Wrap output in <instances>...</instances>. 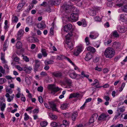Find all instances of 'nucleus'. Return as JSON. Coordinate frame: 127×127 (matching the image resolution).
<instances>
[{"label": "nucleus", "instance_id": "1", "mask_svg": "<svg viewBox=\"0 0 127 127\" xmlns=\"http://www.w3.org/2000/svg\"><path fill=\"white\" fill-rule=\"evenodd\" d=\"M104 54L106 58L111 59L114 56L115 52L112 48L109 47L105 49Z\"/></svg>", "mask_w": 127, "mask_h": 127}, {"label": "nucleus", "instance_id": "2", "mask_svg": "<svg viewBox=\"0 0 127 127\" xmlns=\"http://www.w3.org/2000/svg\"><path fill=\"white\" fill-rule=\"evenodd\" d=\"M71 8L73 13H77L78 15L79 10L77 8L74 7L73 5H69L67 4H65L64 5V9L66 13H68L70 11V9Z\"/></svg>", "mask_w": 127, "mask_h": 127}, {"label": "nucleus", "instance_id": "3", "mask_svg": "<svg viewBox=\"0 0 127 127\" xmlns=\"http://www.w3.org/2000/svg\"><path fill=\"white\" fill-rule=\"evenodd\" d=\"M6 91L7 92L5 95V96L7 98V100L8 102H10L12 101L13 100L14 97V94H12L11 96H10L9 94H11L12 92V91L11 88H6Z\"/></svg>", "mask_w": 127, "mask_h": 127}, {"label": "nucleus", "instance_id": "4", "mask_svg": "<svg viewBox=\"0 0 127 127\" xmlns=\"http://www.w3.org/2000/svg\"><path fill=\"white\" fill-rule=\"evenodd\" d=\"M48 89H49L48 91L49 93H51L52 95H54L56 93L60 90L59 88L58 87H56L54 84L48 85Z\"/></svg>", "mask_w": 127, "mask_h": 127}, {"label": "nucleus", "instance_id": "5", "mask_svg": "<svg viewBox=\"0 0 127 127\" xmlns=\"http://www.w3.org/2000/svg\"><path fill=\"white\" fill-rule=\"evenodd\" d=\"M72 35L71 32H70L68 35L65 36L66 41H65L66 43L67 44V47L70 49L71 50L73 48V46L74 44L72 42L69 41L70 37Z\"/></svg>", "mask_w": 127, "mask_h": 127}, {"label": "nucleus", "instance_id": "6", "mask_svg": "<svg viewBox=\"0 0 127 127\" xmlns=\"http://www.w3.org/2000/svg\"><path fill=\"white\" fill-rule=\"evenodd\" d=\"M73 29H72V25L71 24H69L67 25H65L64 27V30L65 32H69L67 35L69 34L70 32H71L72 34V31Z\"/></svg>", "mask_w": 127, "mask_h": 127}, {"label": "nucleus", "instance_id": "7", "mask_svg": "<svg viewBox=\"0 0 127 127\" xmlns=\"http://www.w3.org/2000/svg\"><path fill=\"white\" fill-rule=\"evenodd\" d=\"M108 118V120H109L110 116L108 114L103 113L99 116L98 120L99 121H105L106 120V119Z\"/></svg>", "mask_w": 127, "mask_h": 127}, {"label": "nucleus", "instance_id": "8", "mask_svg": "<svg viewBox=\"0 0 127 127\" xmlns=\"http://www.w3.org/2000/svg\"><path fill=\"white\" fill-rule=\"evenodd\" d=\"M5 101V99L3 97H1L0 98V106H1V110L3 111L4 110L6 107V104L5 103H3Z\"/></svg>", "mask_w": 127, "mask_h": 127}, {"label": "nucleus", "instance_id": "9", "mask_svg": "<svg viewBox=\"0 0 127 127\" xmlns=\"http://www.w3.org/2000/svg\"><path fill=\"white\" fill-rule=\"evenodd\" d=\"M24 33L25 32L23 29H20L17 32V39L18 40L21 39Z\"/></svg>", "mask_w": 127, "mask_h": 127}, {"label": "nucleus", "instance_id": "10", "mask_svg": "<svg viewBox=\"0 0 127 127\" xmlns=\"http://www.w3.org/2000/svg\"><path fill=\"white\" fill-rule=\"evenodd\" d=\"M70 18L72 21H76L78 20V15L77 13H73L71 14Z\"/></svg>", "mask_w": 127, "mask_h": 127}, {"label": "nucleus", "instance_id": "11", "mask_svg": "<svg viewBox=\"0 0 127 127\" xmlns=\"http://www.w3.org/2000/svg\"><path fill=\"white\" fill-rule=\"evenodd\" d=\"M69 75L70 77L72 79H76L77 77L79 76V77H80V75L77 74L74 72H69Z\"/></svg>", "mask_w": 127, "mask_h": 127}, {"label": "nucleus", "instance_id": "12", "mask_svg": "<svg viewBox=\"0 0 127 127\" xmlns=\"http://www.w3.org/2000/svg\"><path fill=\"white\" fill-rule=\"evenodd\" d=\"M37 26L38 28L41 30L45 28L46 27L45 22L44 21H42L41 23L37 24Z\"/></svg>", "mask_w": 127, "mask_h": 127}, {"label": "nucleus", "instance_id": "13", "mask_svg": "<svg viewBox=\"0 0 127 127\" xmlns=\"http://www.w3.org/2000/svg\"><path fill=\"white\" fill-rule=\"evenodd\" d=\"M80 94L78 93H74L71 94L69 95V99L73 97L78 98L80 97Z\"/></svg>", "mask_w": 127, "mask_h": 127}, {"label": "nucleus", "instance_id": "14", "mask_svg": "<svg viewBox=\"0 0 127 127\" xmlns=\"http://www.w3.org/2000/svg\"><path fill=\"white\" fill-rule=\"evenodd\" d=\"M35 66L34 69L35 72L37 71L38 68L39 67L40 62L39 60H35Z\"/></svg>", "mask_w": 127, "mask_h": 127}, {"label": "nucleus", "instance_id": "15", "mask_svg": "<svg viewBox=\"0 0 127 127\" xmlns=\"http://www.w3.org/2000/svg\"><path fill=\"white\" fill-rule=\"evenodd\" d=\"M24 69L25 72L28 73H30L31 72L32 68L31 66H28L26 65L24 67Z\"/></svg>", "mask_w": 127, "mask_h": 127}, {"label": "nucleus", "instance_id": "16", "mask_svg": "<svg viewBox=\"0 0 127 127\" xmlns=\"http://www.w3.org/2000/svg\"><path fill=\"white\" fill-rule=\"evenodd\" d=\"M49 103L51 105V108L53 111H56L59 112L58 109L56 108V104L52 102H49Z\"/></svg>", "mask_w": 127, "mask_h": 127}, {"label": "nucleus", "instance_id": "17", "mask_svg": "<svg viewBox=\"0 0 127 127\" xmlns=\"http://www.w3.org/2000/svg\"><path fill=\"white\" fill-rule=\"evenodd\" d=\"M82 51V47H79L77 49H76L74 50L73 53L74 55L76 56H78L80 53Z\"/></svg>", "mask_w": 127, "mask_h": 127}, {"label": "nucleus", "instance_id": "18", "mask_svg": "<svg viewBox=\"0 0 127 127\" xmlns=\"http://www.w3.org/2000/svg\"><path fill=\"white\" fill-rule=\"evenodd\" d=\"M0 59L2 61V62L3 64L7 63L6 61L5 60V53L1 52V53Z\"/></svg>", "mask_w": 127, "mask_h": 127}, {"label": "nucleus", "instance_id": "19", "mask_svg": "<svg viewBox=\"0 0 127 127\" xmlns=\"http://www.w3.org/2000/svg\"><path fill=\"white\" fill-rule=\"evenodd\" d=\"M92 57V55L91 52L87 53L85 58V60L86 61H88L90 60Z\"/></svg>", "mask_w": 127, "mask_h": 127}, {"label": "nucleus", "instance_id": "20", "mask_svg": "<svg viewBox=\"0 0 127 127\" xmlns=\"http://www.w3.org/2000/svg\"><path fill=\"white\" fill-rule=\"evenodd\" d=\"M64 80L67 85L69 86H70L72 83L71 80L66 77H65L64 78Z\"/></svg>", "mask_w": 127, "mask_h": 127}, {"label": "nucleus", "instance_id": "21", "mask_svg": "<svg viewBox=\"0 0 127 127\" xmlns=\"http://www.w3.org/2000/svg\"><path fill=\"white\" fill-rule=\"evenodd\" d=\"M19 19L16 16H12L11 19L12 22L13 23H16L18 21Z\"/></svg>", "mask_w": 127, "mask_h": 127}, {"label": "nucleus", "instance_id": "22", "mask_svg": "<svg viewBox=\"0 0 127 127\" xmlns=\"http://www.w3.org/2000/svg\"><path fill=\"white\" fill-rule=\"evenodd\" d=\"M78 116V113L77 111L73 112L72 114L71 118L73 121L76 120V117Z\"/></svg>", "mask_w": 127, "mask_h": 127}, {"label": "nucleus", "instance_id": "23", "mask_svg": "<svg viewBox=\"0 0 127 127\" xmlns=\"http://www.w3.org/2000/svg\"><path fill=\"white\" fill-rule=\"evenodd\" d=\"M49 116L51 119L52 120H56L58 118V117L57 116L51 113H49Z\"/></svg>", "mask_w": 127, "mask_h": 127}, {"label": "nucleus", "instance_id": "24", "mask_svg": "<svg viewBox=\"0 0 127 127\" xmlns=\"http://www.w3.org/2000/svg\"><path fill=\"white\" fill-rule=\"evenodd\" d=\"M51 25L52 27L50 29V35H53L54 34V24L53 23H52Z\"/></svg>", "mask_w": 127, "mask_h": 127}, {"label": "nucleus", "instance_id": "25", "mask_svg": "<svg viewBox=\"0 0 127 127\" xmlns=\"http://www.w3.org/2000/svg\"><path fill=\"white\" fill-rule=\"evenodd\" d=\"M93 34H95L94 32H92L90 33V34L89 35V37L93 39H95L98 36V33H96V35H93Z\"/></svg>", "mask_w": 127, "mask_h": 127}, {"label": "nucleus", "instance_id": "26", "mask_svg": "<svg viewBox=\"0 0 127 127\" xmlns=\"http://www.w3.org/2000/svg\"><path fill=\"white\" fill-rule=\"evenodd\" d=\"M22 46V43L20 41L17 42L16 44V47L17 49L21 48Z\"/></svg>", "mask_w": 127, "mask_h": 127}, {"label": "nucleus", "instance_id": "27", "mask_svg": "<svg viewBox=\"0 0 127 127\" xmlns=\"http://www.w3.org/2000/svg\"><path fill=\"white\" fill-rule=\"evenodd\" d=\"M87 50H88L92 52V53H95L96 51L95 49L91 46H89L87 47Z\"/></svg>", "mask_w": 127, "mask_h": 127}, {"label": "nucleus", "instance_id": "28", "mask_svg": "<svg viewBox=\"0 0 127 127\" xmlns=\"http://www.w3.org/2000/svg\"><path fill=\"white\" fill-rule=\"evenodd\" d=\"M118 30L120 32L122 33L124 32L125 31V29L123 27L119 26L118 28Z\"/></svg>", "mask_w": 127, "mask_h": 127}, {"label": "nucleus", "instance_id": "29", "mask_svg": "<svg viewBox=\"0 0 127 127\" xmlns=\"http://www.w3.org/2000/svg\"><path fill=\"white\" fill-rule=\"evenodd\" d=\"M20 90L21 89L20 88L18 87H17V91L18 92L16 95V97L18 98H19L21 95H22V94L21 93Z\"/></svg>", "mask_w": 127, "mask_h": 127}, {"label": "nucleus", "instance_id": "30", "mask_svg": "<svg viewBox=\"0 0 127 127\" xmlns=\"http://www.w3.org/2000/svg\"><path fill=\"white\" fill-rule=\"evenodd\" d=\"M30 39L31 40V42L33 43H38L39 41L38 39L35 37H32Z\"/></svg>", "mask_w": 127, "mask_h": 127}, {"label": "nucleus", "instance_id": "31", "mask_svg": "<svg viewBox=\"0 0 127 127\" xmlns=\"http://www.w3.org/2000/svg\"><path fill=\"white\" fill-rule=\"evenodd\" d=\"M8 41L7 40H6L4 42V44L3 46V50L4 52L8 48V44H7V42Z\"/></svg>", "mask_w": 127, "mask_h": 127}, {"label": "nucleus", "instance_id": "32", "mask_svg": "<svg viewBox=\"0 0 127 127\" xmlns=\"http://www.w3.org/2000/svg\"><path fill=\"white\" fill-rule=\"evenodd\" d=\"M89 14L90 15L94 16L96 14V11L94 10H90L89 12Z\"/></svg>", "mask_w": 127, "mask_h": 127}, {"label": "nucleus", "instance_id": "33", "mask_svg": "<svg viewBox=\"0 0 127 127\" xmlns=\"http://www.w3.org/2000/svg\"><path fill=\"white\" fill-rule=\"evenodd\" d=\"M53 75L56 77H61L63 76L62 73L60 72L57 73H53Z\"/></svg>", "mask_w": 127, "mask_h": 127}, {"label": "nucleus", "instance_id": "34", "mask_svg": "<svg viewBox=\"0 0 127 127\" xmlns=\"http://www.w3.org/2000/svg\"><path fill=\"white\" fill-rule=\"evenodd\" d=\"M47 124V121H42L40 122V125L42 127H45Z\"/></svg>", "mask_w": 127, "mask_h": 127}, {"label": "nucleus", "instance_id": "35", "mask_svg": "<svg viewBox=\"0 0 127 127\" xmlns=\"http://www.w3.org/2000/svg\"><path fill=\"white\" fill-rule=\"evenodd\" d=\"M23 6V5L19 3L17 7V12H19Z\"/></svg>", "mask_w": 127, "mask_h": 127}, {"label": "nucleus", "instance_id": "36", "mask_svg": "<svg viewBox=\"0 0 127 127\" xmlns=\"http://www.w3.org/2000/svg\"><path fill=\"white\" fill-rule=\"evenodd\" d=\"M125 107L124 106L118 108L117 111H120V112H123L125 110Z\"/></svg>", "mask_w": 127, "mask_h": 127}, {"label": "nucleus", "instance_id": "37", "mask_svg": "<svg viewBox=\"0 0 127 127\" xmlns=\"http://www.w3.org/2000/svg\"><path fill=\"white\" fill-rule=\"evenodd\" d=\"M121 9L124 12L127 13V5H124L122 7Z\"/></svg>", "mask_w": 127, "mask_h": 127}, {"label": "nucleus", "instance_id": "38", "mask_svg": "<svg viewBox=\"0 0 127 127\" xmlns=\"http://www.w3.org/2000/svg\"><path fill=\"white\" fill-rule=\"evenodd\" d=\"M22 57L24 60L26 62H28L29 61V59L27 56L23 55Z\"/></svg>", "mask_w": 127, "mask_h": 127}, {"label": "nucleus", "instance_id": "39", "mask_svg": "<svg viewBox=\"0 0 127 127\" xmlns=\"http://www.w3.org/2000/svg\"><path fill=\"white\" fill-rule=\"evenodd\" d=\"M126 18V14H122L120 16V19L121 20L123 21L125 20Z\"/></svg>", "mask_w": 127, "mask_h": 127}, {"label": "nucleus", "instance_id": "40", "mask_svg": "<svg viewBox=\"0 0 127 127\" xmlns=\"http://www.w3.org/2000/svg\"><path fill=\"white\" fill-rule=\"evenodd\" d=\"M67 104L66 103H64L61 105V108L62 109H65L67 108Z\"/></svg>", "mask_w": 127, "mask_h": 127}, {"label": "nucleus", "instance_id": "41", "mask_svg": "<svg viewBox=\"0 0 127 127\" xmlns=\"http://www.w3.org/2000/svg\"><path fill=\"white\" fill-rule=\"evenodd\" d=\"M119 46V43L118 42H115L113 44L112 47L115 48H117Z\"/></svg>", "mask_w": 127, "mask_h": 127}, {"label": "nucleus", "instance_id": "42", "mask_svg": "<svg viewBox=\"0 0 127 127\" xmlns=\"http://www.w3.org/2000/svg\"><path fill=\"white\" fill-rule=\"evenodd\" d=\"M112 34L115 37H117L119 36L117 31H114L113 32Z\"/></svg>", "mask_w": 127, "mask_h": 127}, {"label": "nucleus", "instance_id": "43", "mask_svg": "<svg viewBox=\"0 0 127 127\" xmlns=\"http://www.w3.org/2000/svg\"><path fill=\"white\" fill-rule=\"evenodd\" d=\"M27 23L29 25H31L32 23V21L31 18H28L27 19Z\"/></svg>", "mask_w": 127, "mask_h": 127}, {"label": "nucleus", "instance_id": "44", "mask_svg": "<svg viewBox=\"0 0 127 127\" xmlns=\"http://www.w3.org/2000/svg\"><path fill=\"white\" fill-rule=\"evenodd\" d=\"M50 126H52L51 127H57L58 125L56 122H53L51 123Z\"/></svg>", "mask_w": 127, "mask_h": 127}, {"label": "nucleus", "instance_id": "45", "mask_svg": "<svg viewBox=\"0 0 127 127\" xmlns=\"http://www.w3.org/2000/svg\"><path fill=\"white\" fill-rule=\"evenodd\" d=\"M54 5H56L59 4L61 1V0H54Z\"/></svg>", "mask_w": 127, "mask_h": 127}, {"label": "nucleus", "instance_id": "46", "mask_svg": "<svg viewBox=\"0 0 127 127\" xmlns=\"http://www.w3.org/2000/svg\"><path fill=\"white\" fill-rule=\"evenodd\" d=\"M42 55L44 57H46L47 56V54L46 52V50L45 49H42L41 51Z\"/></svg>", "mask_w": 127, "mask_h": 127}, {"label": "nucleus", "instance_id": "47", "mask_svg": "<svg viewBox=\"0 0 127 127\" xmlns=\"http://www.w3.org/2000/svg\"><path fill=\"white\" fill-rule=\"evenodd\" d=\"M8 22L7 20H5L4 22L5 25L4 27V29L5 30L7 29L8 28Z\"/></svg>", "mask_w": 127, "mask_h": 127}, {"label": "nucleus", "instance_id": "48", "mask_svg": "<svg viewBox=\"0 0 127 127\" xmlns=\"http://www.w3.org/2000/svg\"><path fill=\"white\" fill-rule=\"evenodd\" d=\"M42 77H46L47 76V73L45 72L44 71L42 72L40 74Z\"/></svg>", "mask_w": 127, "mask_h": 127}, {"label": "nucleus", "instance_id": "49", "mask_svg": "<svg viewBox=\"0 0 127 127\" xmlns=\"http://www.w3.org/2000/svg\"><path fill=\"white\" fill-rule=\"evenodd\" d=\"M6 64H5L4 65V67L5 69H6L7 72V73H9V68L8 66Z\"/></svg>", "mask_w": 127, "mask_h": 127}, {"label": "nucleus", "instance_id": "50", "mask_svg": "<svg viewBox=\"0 0 127 127\" xmlns=\"http://www.w3.org/2000/svg\"><path fill=\"white\" fill-rule=\"evenodd\" d=\"M54 5V1L49 0L48 1V6L50 7Z\"/></svg>", "mask_w": 127, "mask_h": 127}, {"label": "nucleus", "instance_id": "51", "mask_svg": "<svg viewBox=\"0 0 127 127\" xmlns=\"http://www.w3.org/2000/svg\"><path fill=\"white\" fill-rule=\"evenodd\" d=\"M24 120L25 121H27L28 120L29 118V116L26 113H24Z\"/></svg>", "mask_w": 127, "mask_h": 127}, {"label": "nucleus", "instance_id": "52", "mask_svg": "<svg viewBox=\"0 0 127 127\" xmlns=\"http://www.w3.org/2000/svg\"><path fill=\"white\" fill-rule=\"evenodd\" d=\"M48 4L47 2L46 1H43L42 4H41L40 5L43 6L44 7H47Z\"/></svg>", "mask_w": 127, "mask_h": 127}, {"label": "nucleus", "instance_id": "53", "mask_svg": "<svg viewBox=\"0 0 127 127\" xmlns=\"http://www.w3.org/2000/svg\"><path fill=\"white\" fill-rule=\"evenodd\" d=\"M99 57H98L96 56L93 60V62L95 63H97L99 61Z\"/></svg>", "mask_w": 127, "mask_h": 127}, {"label": "nucleus", "instance_id": "54", "mask_svg": "<svg viewBox=\"0 0 127 127\" xmlns=\"http://www.w3.org/2000/svg\"><path fill=\"white\" fill-rule=\"evenodd\" d=\"M43 90V88L41 86L38 87L37 89V91L40 92H42Z\"/></svg>", "mask_w": 127, "mask_h": 127}, {"label": "nucleus", "instance_id": "55", "mask_svg": "<svg viewBox=\"0 0 127 127\" xmlns=\"http://www.w3.org/2000/svg\"><path fill=\"white\" fill-rule=\"evenodd\" d=\"M65 59H66L67 60H68V61L71 64L73 65V66L75 65V64L73 63L72 62V61L70 59H69L68 57H65Z\"/></svg>", "mask_w": 127, "mask_h": 127}, {"label": "nucleus", "instance_id": "56", "mask_svg": "<svg viewBox=\"0 0 127 127\" xmlns=\"http://www.w3.org/2000/svg\"><path fill=\"white\" fill-rule=\"evenodd\" d=\"M6 79L4 78H0V84H2L6 81Z\"/></svg>", "mask_w": 127, "mask_h": 127}, {"label": "nucleus", "instance_id": "57", "mask_svg": "<svg viewBox=\"0 0 127 127\" xmlns=\"http://www.w3.org/2000/svg\"><path fill=\"white\" fill-rule=\"evenodd\" d=\"M0 72L3 74L5 72V70L1 66H0Z\"/></svg>", "mask_w": 127, "mask_h": 127}, {"label": "nucleus", "instance_id": "58", "mask_svg": "<svg viewBox=\"0 0 127 127\" xmlns=\"http://www.w3.org/2000/svg\"><path fill=\"white\" fill-rule=\"evenodd\" d=\"M112 41L111 39H108L106 42H105V44L106 45H108Z\"/></svg>", "mask_w": 127, "mask_h": 127}, {"label": "nucleus", "instance_id": "59", "mask_svg": "<svg viewBox=\"0 0 127 127\" xmlns=\"http://www.w3.org/2000/svg\"><path fill=\"white\" fill-rule=\"evenodd\" d=\"M85 40L86 44L87 45H89L90 44V43L88 37H86L85 39Z\"/></svg>", "mask_w": 127, "mask_h": 127}, {"label": "nucleus", "instance_id": "60", "mask_svg": "<svg viewBox=\"0 0 127 127\" xmlns=\"http://www.w3.org/2000/svg\"><path fill=\"white\" fill-rule=\"evenodd\" d=\"M38 101L40 103H42L43 102V99L41 96H39L38 97Z\"/></svg>", "mask_w": 127, "mask_h": 127}, {"label": "nucleus", "instance_id": "61", "mask_svg": "<svg viewBox=\"0 0 127 127\" xmlns=\"http://www.w3.org/2000/svg\"><path fill=\"white\" fill-rule=\"evenodd\" d=\"M25 80L26 82L28 84H29L30 83V81L28 77H26L25 78Z\"/></svg>", "mask_w": 127, "mask_h": 127}, {"label": "nucleus", "instance_id": "62", "mask_svg": "<svg viewBox=\"0 0 127 127\" xmlns=\"http://www.w3.org/2000/svg\"><path fill=\"white\" fill-rule=\"evenodd\" d=\"M22 97H21V100L24 102H25L26 101V98L24 96V95H23V94H22Z\"/></svg>", "mask_w": 127, "mask_h": 127}, {"label": "nucleus", "instance_id": "63", "mask_svg": "<svg viewBox=\"0 0 127 127\" xmlns=\"http://www.w3.org/2000/svg\"><path fill=\"white\" fill-rule=\"evenodd\" d=\"M95 70H97L99 71H102V68L101 67H98L97 66L95 68Z\"/></svg>", "mask_w": 127, "mask_h": 127}, {"label": "nucleus", "instance_id": "64", "mask_svg": "<svg viewBox=\"0 0 127 127\" xmlns=\"http://www.w3.org/2000/svg\"><path fill=\"white\" fill-rule=\"evenodd\" d=\"M103 98L106 101H108L110 99L109 97L107 95H104Z\"/></svg>", "mask_w": 127, "mask_h": 127}]
</instances>
